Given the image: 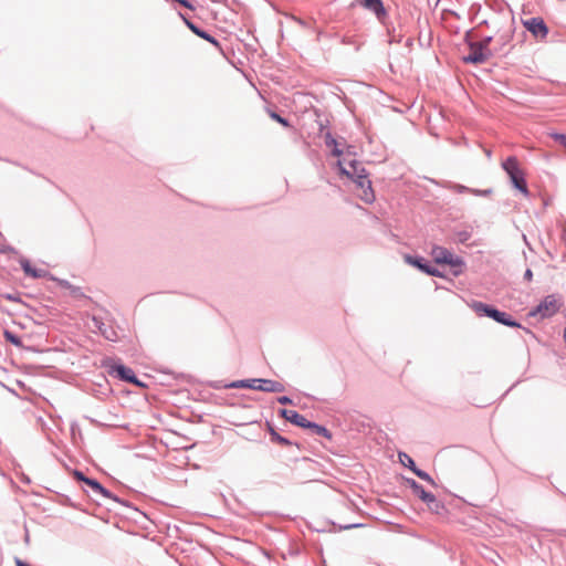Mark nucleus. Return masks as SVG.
<instances>
[{
  "instance_id": "nucleus-12",
  "label": "nucleus",
  "mask_w": 566,
  "mask_h": 566,
  "mask_svg": "<svg viewBox=\"0 0 566 566\" xmlns=\"http://www.w3.org/2000/svg\"><path fill=\"white\" fill-rule=\"evenodd\" d=\"M281 416L286 419L287 421L292 422L295 426L307 428L310 426V422L304 416L300 415L295 410H289V409H282Z\"/></svg>"
},
{
  "instance_id": "nucleus-13",
  "label": "nucleus",
  "mask_w": 566,
  "mask_h": 566,
  "mask_svg": "<svg viewBox=\"0 0 566 566\" xmlns=\"http://www.w3.org/2000/svg\"><path fill=\"white\" fill-rule=\"evenodd\" d=\"M403 259H405V261L408 264L418 268L420 271H422V272H424V273H427L429 275H432V276H439L440 275L438 270H436V269H433V268L422 263L420 259L413 258V256H411L409 254H406L403 256Z\"/></svg>"
},
{
  "instance_id": "nucleus-18",
  "label": "nucleus",
  "mask_w": 566,
  "mask_h": 566,
  "mask_svg": "<svg viewBox=\"0 0 566 566\" xmlns=\"http://www.w3.org/2000/svg\"><path fill=\"white\" fill-rule=\"evenodd\" d=\"M307 428L314 430L315 433L326 437L328 439H331L332 437L329 431L325 427L316 424L314 422H310V426Z\"/></svg>"
},
{
  "instance_id": "nucleus-22",
  "label": "nucleus",
  "mask_w": 566,
  "mask_h": 566,
  "mask_svg": "<svg viewBox=\"0 0 566 566\" xmlns=\"http://www.w3.org/2000/svg\"><path fill=\"white\" fill-rule=\"evenodd\" d=\"M269 115L272 119L276 120L277 123H280L281 125H283L284 127H290V124L289 122L281 117L279 114H276L275 112H269Z\"/></svg>"
},
{
  "instance_id": "nucleus-21",
  "label": "nucleus",
  "mask_w": 566,
  "mask_h": 566,
  "mask_svg": "<svg viewBox=\"0 0 566 566\" xmlns=\"http://www.w3.org/2000/svg\"><path fill=\"white\" fill-rule=\"evenodd\" d=\"M399 459L403 465L409 467L413 471V468H416L415 462L409 455L399 454Z\"/></svg>"
},
{
  "instance_id": "nucleus-23",
  "label": "nucleus",
  "mask_w": 566,
  "mask_h": 566,
  "mask_svg": "<svg viewBox=\"0 0 566 566\" xmlns=\"http://www.w3.org/2000/svg\"><path fill=\"white\" fill-rule=\"evenodd\" d=\"M200 36L201 39H205L207 40L208 42L212 43L214 46L219 48L220 44L219 42L213 38L211 36L210 34H208L206 31L201 30L200 34L198 35Z\"/></svg>"
},
{
  "instance_id": "nucleus-20",
  "label": "nucleus",
  "mask_w": 566,
  "mask_h": 566,
  "mask_svg": "<svg viewBox=\"0 0 566 566\" xmlns=\"http://www.w3.org/2000/svg\"><path fill=\"white\" fill-rule=\"evenodd\" d=\"M4 338L15 346H21V339L9 331L4 332Z\"/></svg>"
},
{
  "instance_id": "nucleus-16",
  "label": "nucleus",
  "mask_w": 566,
  "mask_h": 566,
  "mask_svg": "<svg viewBox=\"0 0 566 566\" xmlns=\"http://www.w3.org/2000/svg\"><path fill=\"white\" fill-rule=\"evenodd\" d=\"M365 189L363 190H359L357 192V196L366 203H371L375 199V195H374V191H373V188H371V185H367V182L365 184Z\"/></svg>"
},
{
  "instance_id": "nucleus-28",
  "label": "nucleus",
  "mask_w": 566,
  "mask_h": 566,
  "mask_svg": "<svg viewBox=\"0 0 566 566\" xmlns=\"http://www.w3.org/2000/svg\"><path fill=\"white\" fill-rule=\"evenodd\" d=\"M277 401H279L280 403H282V405L292 403V400H291L289 397H286V396L279 397V398H277Z\"/></svg>"
},
{
  "instance_id": "nucleus-9",
  "label": "nucleus",
  "mask_w": 566,
  "mask_h": 566,
  "mask_svg": "<svg viewBox=\"0 0 566 566\" xmlns=\"http://www.w3.org/2000/svg\"><path fill=\"white\" fill-rule=\"evenodd\" d=\"M524 27L528 30L534 36L544 39L547 35L548 29L544 21L539 18H532L524 21Z\"/></svg>"
},
{
  "instance_id": "nucleus-29",
  "label": "nucleus",
  "mask_w": 566,
  "mask_h": 566,
  "mask_svg": "<svg viewBox=\"0 0 566 566\" xmlns=\"http://www.w3.org/2000/svg\"><path fill=\"white\" fill-rule=\"evenodd\" d=\"M524 277H525V280H526V281H528V282H530V281H532V279H533V272H532V270L527 269V270L525 271Z\"/></svg>"
},
{
  "instance_id": "nucleus-11",
  "label": "nucleus",
  "mask_w": 566,
  "mask_h": 566,
  "mask_svg": "<svg viewBox=\"0 0 566 566\" xmlns=\"http://www.w3.org/2000/svg\"><path fill=\"white\" fill-rule=\"evenodd\" d=\"M20 265L27 276L42 279L48 275V271L42 268H35L28 259H21Z\"/></svg>"
},
{
  "instance_id": "nucleus-7",
  "label": "nucleus",
  "mask_w": 566,
  "mask_h": 566,
  "mask_svg": "<svg viewBox=\"0 0 566 566\" xmlns=\"http://www.w3.org/2000/svg\"><path fill=\"white\" fill-rule=\"evenodd\" d=\"M431 255L438 264H449L451 266L462 265V261L443 247H433Z\"/></svg>"
},
{
  "instance_id": "nucleus-25",
  "label": "nucleus",
  "mask_w": 566,
  "mask_h": 566,
  "mask_svg": "<svg viewBox=\"0 0 566 566\" xmlns=\"http://www.w3.org/2000/svg\"><path fill=\"white\" fill-rule=\"evenodd\" d=\"M556 142H558L563 147L566 148V134H557L554 133L551 135Z\"/></svg>"
},
{
  "instance_id": "nucleus-17",
  "label": "nucleus",
  "mask_w": 566,
  "mask_h": 566,
  "mask_svg": "<svg viewBox=\"0 0 566 566\" xmlns=\"http://www.w3.org/2000/svg\"><path fill=\"white\" fill-rule=\"evenodd\" d=\"M355 185H356V188H357V192L359 190H363L365 189V184L367 182V185H371L370 180L368 179L367 177V174H366V170L365 169H360L359 170V176H357V179L354 180Z\"/></svg>"
},
{
  "instance_id": "nucleus-19",
  "label": "nucleus",
  "mask_w": 566,
  "mask_h": 566,
  "mask_svg": "<svg viewBox=\"0 0 566 566\" xmlns=\"http://www.w3.org/2000/svg\"><path fill=\"white\" fill-rule=\"evenodd\" d=\"M271 440L273 442H276V443H280L282 446H290L291 442L285 439L284 437H281L280 434H277L273 429H271Z\"/></svg>"
},
{
  "instance_id": "nucleus-5",
  "label": "nucleus",
  "mask_w": 566,
  "mask_h": 566,
  "mask_svg": "<svg viewBox=\"0 0 566 566\" xmlns=\"http://www.w3.org/2000/svg\"><path fill=\"white\" fill-rule=\"evenodd\" d=\"M409 485L412 489L413 494L423 501L431 512L441 514L444 511V505L438 501L432 493L424 491V489L415 480L409 481Z\"/></svg>"
},
{
  "instance_id": "nucleus-27",
  "label": "nucleus",
  "mask_w": 566,
  "mask_h": 566,
  "mask_svg": "<svg viewBox=\"0 0 566 566\" xmlns=\"http://www.w3.org/2000/svg\"><path fill=\"white\" fill-rule=\"evenodd\" d=\"M73 475L77 481H83L84 483H85V480L90 479V478H86L81 471H74Z\"/></svg>"
},
{
  "instance_id": "nucleus-3",
  "label": "nucleus",
  "mask_w": 566,
  "mask_h": 566,
  "mask_svg": "<svg viewBox=\"0 0 566 566\" xmlns=\"http://www.w3.org/2000/svg\"><path fill=\"white\" fill-rule=\"evenodd\" d=\"M235 388H250L260 391L266 392H282L284 390V386L275 380L271 379H248L240 380L233 384Z\"/></svg>"
},
{
  "instance_id": "nucleus-4",
  "label": "nucleus",
  "mask_w": 566,
  "mask_h": 566,
  "mask_svg": "<svg viewBox=\"0 0 566 566\" xmlns=\"http://www.w3.org/2000/svg\"><path fill=\"white\" fill-rule=\"evenodd\" d=\"M559 307V300L555 295H548L528 315L544 319L555 315Z\"/></svg>"
},
{
  "instance_id": "nucleus-30",
  "label": "nucleus",
  "mask_w": 566,
  "mask_h": 566,
  "mask_svg": "<svg viewBox=\"0 0 566 566\" xmlns=\"http://www.w3.org/2000/svg\"><path fill=\"white\" fill-rule=\"evenodd\" d=\"M17 566H29L28 564L23 563L20 559H17Z\"/></svg>"
},
{
  "instance_id": "nucleus-24",
  "label": "nucleus",
  "mask_w": 566,
  "mask_h": 566,
  "mask_svg": "<svg viewBox=\"0 0 566 566\" xmlns=\"http://www.w3.org/2000/svg\"><path fill=\"white\" fill-rule=\"evenodd\" d=\"M413 472H415V473H416L420 479H422V480H424V481H427V482H429V483H433L432 478H431L428 473H426L424 471H421V470H419V469H417V468H413Z\"/></svg>"
},
{
  "instance_id": "nucleus-1",
  "label": "nucleus",
  "mask_w": 566,
  "mask_h": 566,
  "mask_svg": "<svg viewBox=\"0 0 566 566\" xmlns=\"http://www.w3.org/2000/svg\"><path fill=\"white\" fill-rule=\"evenodd\" d=\"M503 169L509 175L513 186L520 190L524 196H528V188L525 180V174L521 169L516 157H509L502 164Z\"/></svg>"
},
{
  "instance_id": "nucleus-15",
  "label": "nucleus",
  "mask_w": 566,
  "mask_h": 566,
  "mask_svg": "<svg viewBox=\"0 0 566 566\" xmlns=\"http://www.w3.org/2000/svg\"><path fill=\"white\" fill-rule=\"evenodd\" d=\"M85 484L88 485L94 492L103 495L104 497H111V493L102 486L96 480L88 479L85 480Z\"/></svg>"
},
{
  "instance_id": "nucleus-31",
  "label": "nucleus",
  "mask_w": 566,
  "mask_h": 566,
  "mask_svg": "<svg viewBox=\"0 0 566 566\" xmlns=\"http://www.w3.org/2000/svg\"><path fill=\"white\" fill-rule=\"evenodd\" d=\"M333 154L335 156H339L340 155V150L337 147H335L334 150H333Z\"/></svg>"
},
{
  "instance_id": "nucleus-2",
  "label": "nucleus",
  "mask_w": 566,
  "mask_h": 566,
  "mask_svg": "<svg viewBox=\"0 0 566 566\" xmlns=\"http://www.w3.org/2000/svg\"><path fill=\"white\" fill-rule=\"evenodd\" d=\"M470 306L478 315H486L505 326H520L516 322L512 321L511 316L507 315L506 313L500 312L499 310L491 307L482 302L474 301L470 304Z\"/></svg>"
},
{
  "instance_id": "nucleus-6",
  "label": "nucleus",
  "mask_w": 566,
  "mask_h": 566,
  "mask_svg": "<svg viewBox=\"0 0 566 566\" xmlns=\"http://www.w3.org/2000/svg\"><path fill=\"white\" fill-rule=\"evenodd\" d=\"M490 42L491 38H486L481 42L471 44L470 52L467 56L463 57V61L465 63L474 64L485 62L491 56V52L489 50Z\"/></svg>"
},
{
  "instance_id": "nucleus-14",
  "label": "nucleus",
  "mask_w": 566,
  "mask_h": 566,
  "mask_svg": "<svg viewBox=\"0 0 566 566\" xmlns=\"http://www.w3.org/2000/svg\"><path fill=\"white\" fill-rule=\"evenodd\" d=\"M115 370L120 379L135 384L137 386H143V384L135 376L133 369L125 367L123 365H118L115 367Z\"/></svg>"
},
{
  "instance_id": "nucleus-26",
  "label": "nucleus",
  "mask_w": 566,
  "mask_h": 566,
  "mask_svg": "<svg viewBox=\"0 0 566 566\" xmlns=\"http://www.w3.org/2000/svg\"><path fill=\"white\" fill-rule=\"evenodd\" d=\"M184 21L186 23V25L196 34V35H199L200 32H201V29H199L196 24H193L191 21H189L188 19L184 18Z\"/></svg>"
},
{
  "instance_id": "nucleus-8",
  "label": "nucleus",
  "mask_w": 566,
  "mask_h": 566,
  "mask_svg": "<svg viewBox=\"0 0 566 566\" xmlns=\"http://www.w3.org/2000/svg\"><path fill=\"white\" fill-rule=\"evenodd\" d=\"M338 167L340 170V174L348 177L353 181L357 179V176H359V170L365 169L356 160H349L346 159L338 161Z\"/></svg>"
},
{
  "instance_id": "nucleus-10",
  "label": "nucleus",
  "mask_w": 566,
  "mask_h": 566,
  "mask_svg": "<svg viewBox=\"0 0 566 566\" xmlns=\"http://www.w3.org/2000/svg\"><path fill=\"white\" fill-rule=\"evenodd\" d=\"M353 4L360 6L374 12L380 20L386 17V10L381 0H355Z\"/></svg>"
}]
</instances>
